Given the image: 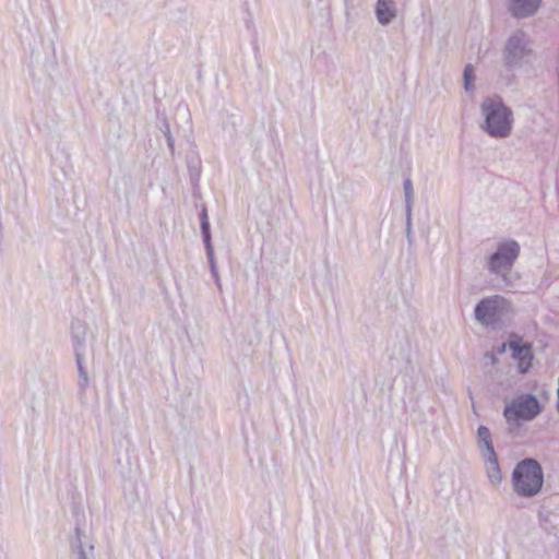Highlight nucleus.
Listing matches in <instances>:
<instances>
[{"label": "nucleus", "mask_w": 559, "mask_h": 559, "mask_svg": "<svg viewBox=\"0 0 559 559\" xmlns=\"http://www.w3.org/2000/svg\"><path fill=\"white\" fill-rule=\"evenodd\" d=\"M376 16L381 25L390 24L396 17L394 0H378L376 4Z\"/></svg>", "instance_id": "nucleus-10"}, {"label": "nucleus", "mask_w": 559, "mask_h": 559, "mask_svg": "<svg viewBox=\"0 0 559 559\" xmlns=\"http://www.w3.org/2000/svg\"><path fill=\"white\" fill-rule=\"evenodd\" d=\"M76 554L79 556L78 559H87V555H86L85 550H80Z\"/></svg>", "instance_id": "nucleus-23"}, {"label": "nucleus", "mask_w": 559, "mask_h": 559, "mask_svg": "<svg viewBox=\"0 0 559 559\" xmlns=\"http://www.w3.org/2000/svg\"><path fill=\"white\" fill-rule=\"evenodd\" d=\"M404 187V193H405V212L409 214L413 206V199H414V190H413V183L409 178L404 180L403 183Z\"/></svg>", "instance_id": "nucleus-14"}, {"label": "nucleus", "mask_w": 559, "mask_h": 559, "mask_svg": "<svg viewBox=\"0 0 559 559\" xmlns=\"http://www.w3.org/2000/svg\"><path fill=\"white\" fill-rule=\"evenodd\" d=\"M84 357L85 356H78L75 357V362L79 371V380L78 385L82 392H85L90 384V377L87 373V370L84 366Z\"/></svg>", "instance_id": "nucleus-13"}, {"label": "nucleus", "mask_w": 559, "mask_h": 559, "mask_svg": "<svg viewBox=\"0 0 559 559\" xmlns=\"http://www.w3.org/2000/svg\"><path fill=\"white\" fill-rule=\"evenodd\" d=\"M542 0H510V11L515 17L533 15L539 8Z\"/></svg>", "instance_id": "nucleus-9"}, {"label": "nucleus", "mask_w": 559, "mask_h": 559, "mask_svg": "<svg viewBox=\"0 0 559 559\" xmlns=\"http://www.w3.org/2000/svg\"><path fill=\"white\" fill-rule=\"evenodd\" d=\"M542 466L534 459H525L516 464L512 473V485L520 497H533L543 486Z\"/></svg>", "instance_id": "nucleus-4"}, {"label": "nucleus", "mask_w": 559, "mask_h": 559, "mask_svg": "<svg viewBox=\"0 0 559 559\" xmlns=\"http://www.w3.org/2000/svg\"><path fill=\"white\" fill-rule=\"evenodd\" d=\"M204 245H205V249H206V255H207V260H209V264H210L211 274L215 281L217 288L219 290H222V283H221L219 274L217 271L216 262H215L212 240L205 241Z\"/></svg>", "instance_id": "nucleus-12"}, {"label": "nucleus", "mask_w": 559, "mask_h": 559, "mask_svg": "<svg viewBox=\"0 0 559 559\" xmlns=\"http://www.w3.org/2000/svg\"><path fill=\"white\" fill-rule=\"evenodd\" d=\"M511 302L500 295L483 298L475 307V319L486 326H499L511 318Z\"/></svg>", "instance_id": "nucleus-5"}, {"label": "nucleus", "mask_w": 559, "mask_h": 559, "mask_svg": "<svg viewBox=\"0 0 559 559\" xmlns=\"http://www.w3.org/2000/svg\"><path fill=\"white\" fill-rule=\"evenodd\" d=\"M87 324L80 319H72L70 323V336L74 357L85 356Z\"/></svg>", "instance_id": "nucleus-8"}, {"label": "nucleus", "mask_w": 559, "mask_h": 559, "mask_svg": "<svg viewBox=\"0 0 559 559\" xmlns=\"http://www.w3.org/2000/svg\"><path fill=\"white\" fill-rule=\"evenodd\" d=\"M535 58L532 40L522 29L512 32L506 39L501 59L508 70H515L528 66Z\"/></svg>", "instance_id": "nucleus-2"}, {"label": "nucleus", "mask_w": 559, "mask_h": 559, "mask_svg": "<svg viewBox=\"0 0 559 559\" xmlns=\"http://www.w3.org/2000/svg\"><path fill=\"white\" fill-rule=\"evenodd\" d=\"M231 118H233V122H231L233 127H236L237 122L241 120L239 115H233Z\"/></svg>", "instance_id": "nucleus-22"}, {"label": "nucleus", "mask_w": 559, "mask_h": 559, "mask_svg": "<svg viewBox=\"0 0 559 559\" xmlns=\"http://www.w3.org/2000/svg\"><path fill=\"white\" fill-rule=\"evenodd\" d=\"M481 129L491 138L504 139L512 133L513 112L500 97H487L480 104Z\"/></svg>", "instance_id": "nucleus-1"}, {"label": "nucleus", "mask_w": 559, "mask_h": 559, "mask_svg": "<svg viewBox=\"0 0 559 559\" xmlns=\"http://www.w3.org/2000/svg\"><path fill=\"white\" fill-rule=\"evenodd\" d=\"M510 348L512 350V356L514 359L519 361L518 368L521 373H524L528 370L532 360V354L530 346L520 345L518 343H511Z\"/></svg>", "instance_id": "nucleus-11"}, {"label": "nucleus", "mask_w": 559, "mask_h": 559, "mask_svg": "<svg viewBox=\"0 0 559 559\" xmlns=\"http://www.w3.org/2000/svg\"><path fill=\"white\" fill-rule=\"evenodd\" d=\"M200 223H201V233L203 237V241H211V231H210V222L207 217L206 207L203 206L200 213Z\"/></svg>", "instance_id": "nucleus-15"}, {"label": "nucleus", "mask_w": 559, "mask_h": 559, "mask_svg": "<svg viewBox=\"0 0 559 559\" xmlns=\"http://www.w3.org/2000/svg\"><path fill=\"white\" fill-rule=\"evenodd\" d=\"M74 538L72 539L71 542V547L72 549L78 552L80 550H84V547H83V543H82V531L76 527L75 531H74Z\"/></svg>", "instance_id": "nucleus-17"}, {"label": "nucleus", "mask_w": 559, "mask_h": 559, "mask_svg": "<svg viewBox=\"0 0 559 559\" xmlns=\"http://www.w3.org/2000/svg\"><path fill=\"white\" fill-rule=\"evenodd\" d=\"M474 69L471 64H467L464 68V88L466 92H469L472 88V81L474 79Z\"/></svg>", "instance_id": "nucleus-16"}, {"label": "nucleus", "mask_w": 559, "mask_h": 559, "mask_svg": "<svg viewBox=\"0 0 559 559\" xmlns=\"http://www.w3.org/2000/svg\"><path fill=\"white\" fill-rule=\"evenodd\" d=\"M477 447L485 462V469L489 483L498 486L502 480V474L498 456L493 448L491 432L486 426H479L476 435Z\"/></svg>", "instance_id": "nucleus-6"}, {"label": "nucleus", "mask_w": 559, "mask_h": 559, "mask_svg": "<svg viewBox=\"0 0 559 559\" xmlns=\"http://www.w3.org/2000/svg\"><path fill=\"white\" fill-rule=\"evenodd\" d=\"M520 253L521 247L514 239L500 241L496 250L486 259L485 267L490 274L509 285L511 271Z\"/></svg>", "instance_id": "nucleus-3"}, {"label": "nucleus", "mask_w": 559, "mask_h": 559, "mask_svg": "<svg viewBox=\"0 0 559 559\" xmlns=\"http://www.w3.org/2000/svg\"><path fill=\"white\" fill-rule=\"evenodd\" d=\"M485 358L489 359L492 365H495L497 361L496 355L493 353H487Z\"/></svg>", "instance_id": "nucleus-21"}, {"label": "nucleus", "mask_w": 559, "mask_h": 559, "mask_svg": "<svg viewBox=\"0 0 559 559\" xmlns=\"http://www.w3.org/2000/svg\"><path fill=\"white\" fill-rule=\"evenodd\" d=\"M406 234L407 237H409L412 234V211L409 214L406 213Z\"/></svg>", "instance_id": "nucleus-18"}, {"label": "nucleus", "mask_w": 559, "mask_h": 559, "mask_svg": "<svg viewBox=\"0 0 559 559\" xmlns=\"http://www.w3.org/2000/svg\"><path fill=\"white\" fill-rule=\"evenodd\" d=\"M166 140H167L168 147L170 148L171 152H174L175 140H174L173 135L168 134V136H166Z\"/></svg>", "instance_id": "nucleus-19"}, {"label": "nucleus", "mask_w": 559, "mask_h": 559, "mask_svg": "<svg viewBox=\"0 0 559 559\" xmlns=\"http://www.w3.org/2000/svg\"><path fill=\"white\" fill-rule=\"evenodd\" d=\"M539 411V403L535 396L522 395L506 406L503 415L508 421L531 420L538 415Z\"/></svg>", "instance_id": "nucleus-7"}, {"label": "nucleus", "mask_w": 559, "mask_h": 559, "mask_svg": "<svg viewBox=\"0 0 559 559\" xmlns=\"http://www.w3.org/2000/svg\"><path fill=\"white\" fill-rule=\"evenodd\" d=\"M162 131L165 136H168V134H171L169 124L166 121H164V123H163Z\"/></svg>", "instance_id": "nucleus-20"}]
</instances>
